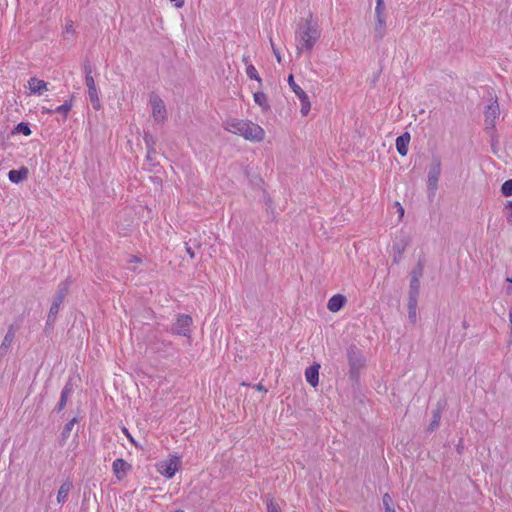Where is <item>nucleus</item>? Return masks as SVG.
<instances>
[{
	"label": "nucleus",
	"mask_w": 512,
	"mask_h": 512,
	"mask_svg": "<svg viewBox=\"0 0 512 512\" xmlns=\"http://www.w3.org/2000/svg\"><path fill=\"white\" fill-rule=\"evenodd\" d=\"M442 170L441 158L438 155L432 157V161L428 166L427 188L432 193L438 189V181Z\"/></svg>",
	"instance_id": "obj_6"
},
{
	"label": "nucleus",
	"mask_w": 512,
	"mask_h": 512,
	"mask_svg": "<svg viewBox=\"0 0 512 512\" xmlns=\"http://www.w3.org/2000/svg\"><path fill=\"white\" fill-rule=\"evenodd\" d=\"M192 326V318L189 315L182 314L178 315L173 325V333L185 337L190 336Z\"/></svg>",
	"instance_id": "obj_9"
},
{
	"label": "nucleus",
	"mask_w": 512,
	"mask_h": 512,
	"mask_svg": "<svg viewBox=\"0 0 512 512\" xmlns=\"http://www.w3.org/2000/svg\"><path fill=\"white\" fill-rule=\"evenodd\" d=\"M387 32V13L385 4H376L374 11V39L380 41Z\"/></svg>",
	"instance_id": "obj_3"
},
{
	"label": "nucleus",
	"mask_w": 512,
	"mask_h": 512,
	"mask_svg": "<svg viewBox=\"0 0 512 512\" xmlns=\"http://www.w3.org/2000/svg\"><path fill=\"white\" fill-rule=\"evenodd\" d=\"M42 112H43V113H47V114H53V113H56V112H55V109L53 110V109H48V108H43V109H42Z\"/></svg>",
	"instance_id": "obj_42"
},
{
	"label": "nucleus",
	"mask_w": 512,
	"mask_h": 512,
	"mask_svg": "<svg viewBox=\"0 0 512 512\" xmlns=\"http://www.w3.org/2000/svg\"><path fill=\"white\" fill-rule=\"evenodd\" d=\"M174 512H185V511L181 510V509H178V510H175Z\"/></svg>",
	"instance_id": "obj_48"
},
{
	"label": "nucleus",
	"mask_w": 512,
	"mask_h": 512,
	"mask_svg": "<svg viewBox=\"0 0 512 512\" xmlns=\"http://www.w3.org/2000/svg\"><path fill=\"white\" fill-rule=\"evenodd\" d=\"M254 101L265 111H267L270 108L267 96L263 92L254 93Z\"/></svg>",
	"instance_id": "obj_22"
},
{
	"label": "nucleus",
	"mask_w": 512,
	"mask_h": 512,
	"mask_svg": "<svg viewBox=\"0 0 512 512\" xmlns=\"http://www.w3.org/2000/svg\"><path fill=\"white\" fill-rule=\"evenodd\" d=\"M347 358L350 366V377L357 379L360 370L365 366V359L362 351L355 345H351L347 349Z\"/></svg>",
	"instance_id": "obj_4"
},
{
	"label": "nucleus",
	"mask_w": 512,
	"mask_h": 512,
	"mask_svg": "<svg viewBox=\"0 0 512 512\" xmlns=\"http://www.w3.org/2000/svg\"><path fill=\"white\" fill-rule=\"evenodd\" d=\"M507 293H508V294H511V293H512V286H510V287H508V288H507Z\"/></svg>",
	"instance_id": "obj_45"
},
{
	"label": "nucleus",
	"mask_w": 512,
	"mask_h": 512,
	"mask_svg": "<svg viewBox=\"0 0 512 512\" xmlns=\"http://www.w3.org/2000/svg\"><path fill=\"white\" fill-rule=\"evenodd\" d=\"M320 34L321 32L318 24L313 21L311 16L301 22L296 31L297 53H311L314 45L320 38Z\"/></svg>",
	"instance_id": "obj_1"
},
{
	"label": "nucleus",
	"mask_w": 512,
	"mask_h": 512,
	"mask_svg": "<svg viewBox=\"0 0 512 512\" xmlns=\"http://www.w3.org/2000/svg\"><path fill=\"white\" fill-rule=\"evenodd\" d=\"M395 207L397 209V213L399 215V219L401 220L404 216V213H405V210L403 208V206L399 203V202H395Z\"/></svg>",
	"instance_id": "obj_36"
},
{
	"label": "nucleus",
	"mask_w": 512,
	"mask_h": 512,
	"mask_svg": "<svg viewBox=\"0 0 512 512\" xmlns=\"http://www.w3.org/2000/svg\"><path fill=\"white\" fill-rule=\"evenodd\" d=\"M67 292H68L67 284L66 283H62L61 286L59 287V291L56 294V296H55V298L53 300V303H52V305L50 307L49 314H48V320L49 321L55 319L56 315L59 312L60 305L62 304L65 296L67 295Z\"/></svg>",
	"instance_id": "obj_11"
},
{
	"label": "nucleus",
	"mask_w": 512,
	"mask_h": 512,
	"mask_svg": "<svg viewBox=\"0 0 512 512\" xmlns=\"http://www.w3.org/2000/svg\"><path fill=\"white\" fill-rule=\"evenodd\" d=\"M288 83L298 98L302 97L303 94H306L305 91L298 84L295 83L293 75H289Z\"/></svg>",
	"instance_id": "obj_24"
},
{
	"label": "nucleus",
	"mask_w": 512,
	"mask_h": 512,
	"mask_svg": "<svg viewBox=\"0 0 512 512\" xmlns=\"http://www.w3.org/2000/svg\"><path fill=\"white\" fill-rule=\"evenodd\" d=\"M273 51H274V54H275V56H276V58H277L278 62H280L281 58H280V54H279V52H278V51H276L274 48H273Z\"/></svg>",
	"instance_id": "obj_43"
},
{
	"label": "nucleus",
	"mask_w": 512,
	"mask_h": 512,
	"mask_svg": "<svg viewBox=\"0 0 512 512\" xmlns=\"http://www.w3.org/2000/svg\"><path fill=\"white\" fill-rule=\"evenodd\" d=\"M440 418H441L440 412L438 410H436L433 414V420L429 426L430 430H434L435 428H437L439 426Z\"/></svg>",
	"instance_id": "obj_32"
},
{
	"label": "nucleus",
	"mask_w": 512,
	"mask_h": 512,
	"mask_svg": "<svg viewBox=\"0 0 512 512\" xmlns=\"http://www.w3.org/2000/svg\"><path fill=\"white\" fill-rule=\"evenodd\" d=\"M416 304H417L416 295L411 293L410 299H409V316L411 318H415Z\"/></svg>",
	"instance_id": "obj_27"
},
{
	"label": "nucleus",
	"mask_w": 512,
	"mask_h": 512,
	"mask_svg": "<svg viewBox=\"0 0 512 512\" xmlns=\"http://www.w3.org/2000/svg\"><path fill=\"white\" fill-rule=\"evenodd\" d=\"M150 140H151V139H148V137H145V142H146V144H147L148 146H150Z\"/></svg>",
	"instance_id": "obj_44"
},
{
	"label": "nucleus",
	"mask_w": 512,
	"mask_h": 512,
	"mask_svg": "<svg viewBox=\"0 0 512 512\" xmlns=\"http://www.w3.org/2000/svg\"><path fill=\"white\" fill-rule=\"evenodd\" d=\"M123 433L127 436V438H128L132 443H134V444H135V441H134L133 437L130 435V433L128 432L127 428H125V427L123 428Z\"/></svg>",
	"instance_id": "obj_40"
},
{
	"label": "nucleus",
	"mask_w": 512,
	"mask_h": 512,
	"mask_svg": "<svg viewBox=\"0 0 512 512\" xmlns=\"http://www.w3.org/2000/svg\"><path fill=\"white\" fill-rule=\"evenodd\" d=\"M501 192L506 197L512 195V179L507 180L502 184Z\"/></svg>",
	"instance_id": "obj_29"
},
{
	"label": "nucleus",
	"mask_w": 512,
	"mask_h": 512,
	"mask_svg": "<svg viewBox=\"0 0 512 512\" xmlns=\"http://www.w3.org/2000/svg\"><path fill=\"white\" fill-rule=\"evenodd\" d=\"M410 134L408 132L403 133L396 139V149L401 156H406L408 153V145L410 143Z\"/></svg>",
	"instance_id": "obj_15"
},
{
	"label": "nucleus",
	"mask_w": 512,
	"mask_h": 512,
	"mask_svg": "<svg viewBox=\"0 0 512 512\" xmlns=\"http://www.w3.org/2000/svg\"><path fill=\"white\" fill-rule=\"evenodd\" d=\"M156 154L155 150L153 147H150L148 149V152H147V159L148 160H153L154 159V155Z\"/></svg>",
	"instance_id": "obj_38"
},
{
	"label": "nucleus",
	"mask_w": 512,
	"mask_h": 512,
	"mask_svg": "<svg viewBox=\"0 0 512 512\" xmlns=\"http://www.w3.org/2000/svg\"><path fill=\"white\" fill-rule=\"evenodd\" d=\"M506 280L507 282L512 283V277H508Z\"/></svg>",
	"instance_id": "obj_47"
},
{
	"label": "nucleus",
	"mask_w": 512,
	"mask_h": 512,
	"mask_svg": "<svg viewBox=\"0 0 512 512\" xmlns=\"http://www.w3.org/2000/svg\"><path fill=\"white\" fill-rule=\"evenodd\" d=\"M28 88L31 94L42 95L48 90V83L38 78H30L28 81Z\"/></svg>",
	"instance_id": "obj_13"
},
{
	"label": "nucleus",
	"mask_w": 512,
	"mask_h": 512,
	"mask_svg": "<svg viewBox=\"0 0 512 512\" xmlns=\"http://www.w3.org/2000/svg\"><path fill=\"white\" fill-rule=\"evenodd\" d=\"M77 422V419L76 418H73L72 420H70L64 427L63 429V432H62V436L64 439L68 438L75 423Z\"/></svg>",
	"instance_id": "obj_28"
},
{
	"label": "nucleus",
	"mask_w": 512,
	"mask_h": 512,
	"mask_svg": "<svg viewBox=\"0 0 512 512\" xmlns=\"http://www.w3.org/2000/svg\"><path fill=\"white\" fill-rule=\"evenodd\" d=\"M409 244V238L407 236H403L402 238H400L399 240L395 241L393 243V251L398 254V257L397 256H394V262L395 263H398L402 253L405 251L406 247L408 246Z\"/></svg>",
	"instance_id": "obj_18"
},
{
	"label": "nucleus",
	"mask_w": 512,
	"mask_h": 512,
	"mask_svg": "<svg viewBox=\"0 0 512 512\" xmlns=\"http://www.w3.org/2000/svg\"><path fill=\"white\" fill-rule=\"evenodd\" d=\"M500 110L497 101L491 102L487 105L484 112L485 115V129L493 130L495 128L496 120L499 116Z\"/></svg>",
	"instance_id": "obj_10"
},
{
	"label": "nucleus",
	"mask_w": 512,
	"mask_h": 512,
	"mask_svg": "<svg viewBox=\"0 0 512 512\" xmlns=\"http://www.w3.org/2000/svg\"><path fill=\"white\" fill-rule=\"evenodd\" d=\"M267 512H281L280 507L273 500L267 503Z\"/></svg>",
	"instance_id": "obj_35"
},
{
	"label": "nucleus",
	"mask_w": 512,
	"mask_h": 512,
	"mask_svg": "<svg viewBox=\"0 0 512 512\" xmlns=\"http://www.w3.org/2000/svg\"><path fill=\"white\" fill-rule=\"evenodd\" d=\"M149 105L153 121L157 124H163L168 115L164 101L157 94L152 93L149 97Z\"/></svg>",
	"instance_id": "obj_5"
},
{
	"label": "nucleus",
	"mask_w": 512,
	"mask_h": 512,
	"mask_svg": "<svg viewBox=\"0 0 512 512\" xmlns=\"http://www.w3.org/2000/svg\"><path fill=\"white\" fill-rule=\"evenodd\" d=\"M255 388L258 390V391H262V392H266L267 390L264 388V386L262 384H257L255 386Z\"/></svg>",
	"instance_id": "obj_41"
},
{
	"label": "nucleus",
	"mask_w": 512,
	"mask_h": 512,
	"mask_svg": "<svg viewBox=\"0 0 512 512\" xmlns=\"http://www.w3.org/2000/svg\"><path fill=\"white\" fill-rule=\"evenodd\" d=\"M16 131L18 133H21L25 136H29L31 134V129L29 128V126L25 123H19L16 127Z\"/></svg>",
	"instance_id": "obj_31"
},
{
	"label": "nucleus",
	"mask_w": 512,
	"mask_h": 512,
	"mask_svg": "<svg viewBox=\"0 0 512 512\" xmlns=\"http://www.w3.org/2000/svg\"><path fill=\"white\" fill-rule=\"evenodd\" d=\"M72 487H73V485L70 481H66L60 486V488L57 492V502L59 504H63L67 501L68 495H69Z\"/></svg>",
	"instance_id": "obj_20"
},
{
	"label": "nucleus",
	"mask_w": 512,
	"mask_h": 512,
	"mask_svg": "<svg viewBox=\"0 0 512 512\" xmlns=\"http://www.w3.org/2000/svg\"><path fill=\"white\" fill-rule=\"evenodd\" d=\"M346 303V297L342 294L332 296L327 304V308L331 312H338Z\"/></svg>",
	"instance_id": "obj_17"
},
{
	"label": "nucleus",
	"mask_w": 512,
	"mask_h": 512,
	"mask_svg": "<svg viewBox=\"0 0 512 512\" xmlns=\"http://www.w3.org/2000/svg\"><path fill=\"white\" fill-rule=\"evenodd\" d=\"M300 102H301V114L303 116H306L310 109H311V103H310V100H309V97L307 94H303L302 97L299 98Z\"/></svg>",
	"instance_id": "obj_23"
},
{
	"label": "nucleus",
	"mask_w": 512,
	"mask_h": 512,
	"mask_svg": "<svg viewBox=\"0 0 512 512\" xmlns=\"http://www.w3.org/2000/svg\"><path fill=\"white\" fill-rule=\"evenodd\" d=\"M131 466L123 459H116L113 462L112 469L118 479H122Z\"/></svg>",
	"instance_id": "obj_16"
},
{
	"label": "nucleus",
	"mask_w": 512,
	"mask_h": 512,
	"mask_svg": "<svg viewBox=\"0 0 512 512\" xmlns=\"http://www.w3.org/2000/svg\"><path fill=\"white\" fill-rule=\"evenodd\" d=\"M71 108H72V103L69 101H66L64 104L56 107L55 112L67 115V113L71 110Z\"/></svg>",
	"instance_id": "obj_30"
},
{
	"label": "nucleus",
	"mask_w": 512,
	"mask_h": 512,
	"mask_svg": "<svg viewBox=\"0 0 512 512\" xmlns=\"http://www.w3.org/2000/svg\"><path fill=\"white\" fill-rule=\"evenodd\" d=\"M29 171L26 167H21L18 170H10L8 173V178L12 183H20L21 181L27 179Z\"/></svg>",
	"instance_id": "obj_19"
},
{
	"label": "nucleus",
	"mask_w": 512,
	"mask_h": 512,
	"mask_svg": "<svg viewBox=\"0 0 512 512\" xmlns=\"http://www.w3.org/2000/svg\"><path fill=\"white\" fill-rule=\"evenodd\" d=\"M231 131L252 142H261L265 138L264 129L251 121H236L229 124Z\"/></svg>",
	"instance_id": "obj_2"
},
{
	"label": "nucleus",
	"mask_w": 512,
	"mask_h": 512,
	"mask_svg": "<svg viewBox=\"0 0 512 512\" xmlns=\"http://www.w3.org/2000/svg\"><path fill=\"white\" fill-rule=\"evenodd\" d=\"M16 330L13 325H10L1 344H0V356L6 355L12 346L15 339Z\"/></svg>",
	"instance_id": "obj_12"
},
{
	"label": "nucleus",
	"mask_w": 512,
	"mask_h": 512,
	"mask_svg": "<svg viewBox=\"0 0 512 512\" xmlns=\"http://www.w3.org/2000/svg\"><path fill=\"white\" fill-rule=\"evenodd\" d=\"M185 248H186V252L187 254L190 256V258H194L195 257V252L194 250L192 249V247H190L188 245V243H185Z\"/></svg>",
	"instance_id": "obj_37"
},
{
	"label": "nucleus",
	"mask_w": 512,
	"mask_h": 512,
	"mask_svg": "<svg viewBox=\"0 0 512 512\" xmlns=\"http://www.w3.org/2000/svg\"><path fill=\"white\" fill-rule=\"evenodd\" d=\"M376 4H385L384 0H376Z\"/></svg>",
	"instance_id": "obj_46"
},
{
	"label": "nucleus",
	"mask_w": 512,
	"mask_h": 512,
	"mask_svg": "<svg viewBox=\"0 0 512 512\" xmlns=\"http://www.w3.org/2000/svg\"><path fill=\"white\" fill-rule=\"evenodd\" d=\"M68 393H69V390H68L67 387H65L62 390L61 399H60V402H59V409L60 410L63 409L65 407V405H66Z\"/></svg>",
	"instance_id": "obj_33"
},
{
	"label": "nucleus",
	"mask_w": 512,
	"mask_h": 512,
	"mask_svg": "<svg viewBox=\"0 0 512 512\" xmlns=\"http://www.w3.org/2000/svg\"><path fill=\"white\" fill-rule=\"evenodd\" d=\"M383 506L385 512H396L394 507L392 506V498L388 493H385L382 497Z\"/></svg>",
	"instance_id": "obj_25"
},
{
	"label": "nucleus",
	"mask_w": 512,
	"mask_h": 512,
	"mask_svg": "<svg viewBox=\"0 0 512 512\" xmlns=\"http://www.w3.org/2000/svg\"><path fill=\"white\" fill-rule=\"evenodd\" d=\"M423 273V267L421 265H418L416 269L412 272V278H411V293L417 294L418 288H419V278L422 276Z\"/></svg>",
	"instance_id": "obj_21"
},
{
	"label": "nucleus",
	"mask_w": 512,
	"mask_h": 512,
	"mask_svg": "<svg viewBox=\"0 0 512 512\" xmlns=\"http://www.w3.org/2000/svg\"><path fill=\"white\" fill-rule=\"evenodd\" d=\"M319 370L320 364L314 363L305 371L306 381L313 387H316L319 383Z\"/></svg>",
	"instance_id": "obj_14"
},
{
	"label": "nucleus",
	"mask_w": 512,
	"mask_h": 512,
	"mask_svg": "<svg viewBox=\"0 0 512 512\" xmlns=\"http://www.w3.org/2000/svg\"><path fill=\"white\" fill-rule=\"evenodd\" d=\"M246 74L250 79H255L261 85L262 80L258 75L256 68L253 65H248L246 68Z\"/></svg>",
	"instance_id": "obj_26"
},
{
	"label": "nucleus",
	"mask_w": 512,
	"mask_h": 512,
	"mask_svg": "<svg viewBox=\"0 0 512 512\" xmlns=\"http://www.w3.org/2000/svg\"><path fill=\"white\" fill-rule=\"evenodd\" d=\"M85 84L87 86V94L88 98L95 110H99L101 108V103L99 99V90L96 86L95 80L92 76V71L89 66L85 67Z\"/></svg>",
	"instance_id": "obj_7"
},
{
	"label": "nucleus",
	"mask_w": 512,
	"mask_h": 512,
	"mask_svg": "<svg viewBox=\"0 0 512 512\" xmlns=\"http://www.w3.org/2000/svg\"><path fill=\"white\" fill-rule=\"evenodd\" d=\"M65 31L66 33L73 32V23L71 21L66 23Z\"/></svg>",
	"instance_id": "obj_39"
},
{
	"label": "nucleus",
	"mask_w": 512,
	"mask_h": 512,
	"mask_svg": "<svg viewBox=\"0 0 512 512\" xmlns=\"http://www.w3.org/2000/svg\"><path fill=\"white\" fill-rule=\"evenodd\" d=\"M180 465V459L176 456H172L167 460L161 461L157 464V471L165 476L166 478H172L178 471Z\"/></svg>",
	"instance_id": "obj_8"
},
{
	"label": "nucleus",
	"mask_w": 512,
	"mask_h": 512,
	"mask_svg": "<svg viewBox=\"0 0 512 512\" xmlns=\"http://www.w3.org/2000/svg\"><path fill=\"white\" fill-rule=\"evenodd\" d=\"M507 222L512 226V201H509L505 207Z\"/></svg>",
	"instance_id": "obj_34"
}]
</instances>
